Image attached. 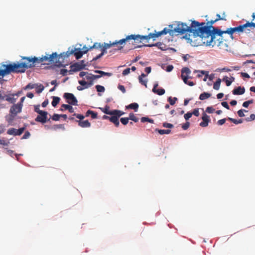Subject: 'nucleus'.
<instances>
[{"mask_svg": "<svg viewBox=\"0 0 255 255\" xmlns=\"http://www.w3.org/2000/svg\"><path fill=\"white\" fill-rule=\"evenodd\" d=\"M87 52V50H78L77 51H75V50H72L71 51H67L65 53V57H68L70 55L74 54L76 58L77 59H79L81 58L84 54H86Z\"/></svg>", "mask_w": 255, "mask_h": 255, "instance_id": "11", "label": "nucleus"}, {"mask_svg": "<svg viewBox=\"0 0 255 255\" xmlns=\"http://www.w3.org/2000/svg\"><path fill=\"white\" fill-rule=\"evenodd\" d=\"M102 110V112H121L120 110H114L112 111H110V107L106 105L105 108H104V110L102 109H101Z\"/></svg>", "mask_w": 255, "mask_h": 255, "instance_id": "38", "label": "nucleus"}, {"mask_svg": "<svg viewBox=\"0 0 255 255\" xmlns=\"http://www.w3.org/2000/svg\"><path fill=\"white\" fill-rule=\"evenodd\" d=\"M128 120L129 118H122L121 119V123L124 125H127L128 123Z\"/></svg>", "mask_w": 255, "mask_h": 255, "instance_id": "44", "label": "nucleus"}, {"mask_svg": "<svg viewBox=\"0 0 255 255\" xmlns=\"http://www.w3.org/2000/svg\"><path fill=\"white\" fill-rule=\"evenodd\" d=\"M190 77H184V76H182V80L183 81V82H184L185 84H187V83H188V79Z\"/></svg>", "mask_w": 255, "mask_h": 255, "instance_id": "61", "label": "nucleus"}, {"mask_svg": "<svg viewBox=\"0 0 255 255\" xmlns=\"http://www.w3.org/2000/svg\"><path fill=\"white\" fill-rule=\"evenodd\" d=\"M145 76H146V75H145V74H144V73H142V74H141V75L139 76V77H138V79H139V83H140L141 84H142V85H143L145 86V87H147V80H143V79H142V78H143V77H145Z\"/></svg>", "mask_w": 255, "mask_h": 255, "instance_id": "23", "label": "nucleus"}, {"mask_svg": "<svg viewBox=\"0 0 255 255\" xmlns=\"http://www.w3.org/2000/svg\"><path fill=\"white\" fill-rule=\"evenodd\" d=\"M96 89L98 92H104L105 90L104 87L101 85H96Z\"/></svg>", "mask_w": 255, "mask_h": 255, "instance_id": "36", "label": "nucleus"}, {"mask_svg": "<svg viewBox=\"0 0 255 255\" xmlns=\"http://www.w3.org/2000/svg\"><path fill=\"white\" fill-rule=\"evenodd\" d=\"M40 58H37L36 57H21V60L23 61L21 63H19L21 71L22 73H24L26 69L34 67L36 63H41L40 61Z\"/></svg>", "mask_w": 255, "mask_h": 255, "instance_id": "5", "label": "nucleus"}, {"mask_svg": "<svg viewBox=\"0 0 255 255\" xmlns=\"http://www.w3.org/2000/svg\"><path fill=\"white\" fill-rule=\"evenodd\" d=\"M223 81L225 82L227 86H230L232 83V81H231L228 79V77L227 76L224 77V78L223 79Z\"/></svg>", "mask_w": 255, "mask_h": 255, "instance_id": "40", "label": "nucleus"}, {"mask_svg": "<svg viewBox=\"0 0 255 255\" xmlns=\"http://www.w3.org/2000/svg\"><path fill=\"white\" fill-rule=\"evenodd\" d=\"M177 100V99L175 97L172 98L171 97H170L168 99V101L169 102L171 105H173L175 103Z\"/></svg>", "mask_w": 255, "mask_h": 255, "instance_id": "35", "label": "nucleus"}, {"mask_svg": "<svg viewBox=\"0 0 255 255\" xmlns=\"http://www.w3.org/2000/svg\"><path fill=\"white\" fill-rule=\"evenodd\" d=\"M255 115L254 114H252L250 116V118H248V119H246V121H251L255 120Z\"/></svg>", "mask_w": 255, "mask_h": 255, "instance_id": "59", "label": "nucleus"}, {"mask_svg": "<svg viewBox=\"0 0 255 255\" xmlns=\"http://www.w3.org/2000/svg\"><path fill=\"white\" fill-rule=\"evenodd\" d=\"M90 115H91V118L93 119H96L97 117V113H86L85 117H88Z\"/></svg>", "mask_w": 255, "mask_h": 255, "instance_id": "39", "label": "nucleus"}, {"mask_svg": "<svg viewBox=\"0 0 255 255\" xmlns=\"http://www.w3.org/2000/svg\"><path fill=\"white\" fill-rule=\"evenodd\" d=\"M226 121V119H223L220 120L217 122V124L218 125H220V126L223 125V124H224L225 123Z\"/></svg>", "mask_w": 255, "mask_h": 255, "instance_id": "55", "label": "nucleus"}, {"mask_svg": "<svg viewBox=\"0 0 255 255\" xmlns=\"http://www.w3.org/2000/svg\"><path fill=\"white\" fill-rule=\"evenodd\" d=\"M18 96V94L16 95H7L5 100L11 103H13L16 101V99L14 98V96Z\"/></svg>", "mask_w": 255, "mask_h": 255, "instance_id": "25", "label": "nucleus"}, {"mask_svg": "<svg viewBox=\"0 0 255 255\" xmlns=\"http://www.w3.org/2000/svg\"><path fill=\"white\" fill-rule=\"evenodd\" d=\"M251 22H250L248 21L245 24L243 25H240L239 26L235 27H231L228 28L226 30L222 31V37L221 38V40L223 41V34H228L230 35V37L233 39V34L235 32L241 33L245 32L247 33H248L250 31V28L252 27Z\"/></svg>", "mask_w": 255, "mask_h": 255, "instance_id": "4", "label": "nucleus"}, {"mask_svg": "<svg viewBox=\"0 0 255 255\" xmlns=\"http://www.w3.org/2000/svg\"><path fill=\"white\" fill-rule=\"evenodd\" d=\"M110 115V116L104 115L103 117L104 119H109L111 122L114 123L116 126L118 127L119 125V118L124 115L125 113H105Z\"/></svg>", "mask_w": 255, "mask_h": 255, "instance_id": "7", "label": "nucleus"}, {"mask_svg": "<svg viewBox=\"0 0 255 255\" xmlns=\"http://www.w3.org/2000/svg\"><path fill=\"white\" fill-rule=\"evenodd\" d=\"M130 69L129 68H128L125 69L123 71L122 74L124 76H126V75L130 73Z\"/></svg>", "mask_w": 255, "mask_h": 255, "instance_id": "51", "label": "nucleus"}, {"mask_svg": "<svg viewBox=\"0 0 255 255\" xmlns=\"http://www.w3.org/2000/svg\"><path fill=\"white\" fill-rule=\"evenodd\" d=\"M194 114L196 116L198 117L199 115V113H187L184 115V118L186 120H188L189 118L192 117V115Z\"/></svg>", "mask_w": 255, "mask_h": 255, "instance_id": "29", "label": "nucleus"}, {"mask_svg": "<svg viewBox=\"0 0 255 255\" xmlns=\"http://www.w3.org/2000/svg\"><path fill=\"white\" fill-rule=\"evenodd\" d=\"M39 115L35 119L36 122H40L41 123H45L47 120L49 119L48 118V113H38Z\"/></svg>", "mask_w": 255, "mask_h": 255, "instance_id": "13", "label": "nucleus"}, {"mask_svg": "<svg viewBox=\"0 0 255 255\" xmlns=\"http://www.w3.org/2000/svg\"><path fill=\"white\" fill-rule=\"evenodd\" d=\"M85 66L83 60H82L80 63H74L70 66L71 69L69 71V73L72 74L73 72L80 71L83 69Z\"/></svg>", "mask_w": 255, "mask_h": 255, "instance_id": "8", "label": "nucleus"}, {"mask_svg": "<svg viewBox=\"0 0 255 255\" xmlns=\"http://www.w3.org/2000/svg\"><path fill=\"white\" fill-rule=\"evenodd\" d=\"M228 119L235 124H241V123H243L242 119H239V120H236V119H234L233 118H229Z\"/></svg>", "mask_w": 255, "mask_h": 255, "instance_id": "37", "label": "nucleus"}, {"mask_svg": "<svg viewBox=\"0 0 255 255\" xmlns=\"http://www.w3.org/2000/svg\"><path fill=\"white\" fill-rule=\"evenodd\" d=\"M30 136V133L29 131H26L24 133V134L23 135V136L21 137L22 139H27Z\"/></svg>", "mask_w": 255, "mask_h": 255, "instance_id": "48", "label": "nucleus"}, {"mask_svg": "<svg viewBox=\"0 0 255 255\" xmlns=\"http://www.w3.org/2000/svg\"><path fill=\"white\" fill-rule=\"evenodd\" d=\"M79 83L81 85V86H88V82H86L84 80H80L79 81ZM84 88H86L85 87H84Z\"/></svg>", "mask_w": 255, "mask_h": 255, "instance_id": "50", "label": "nucleus"}, {"mask_svg": "<svg viewBox=\"0 0 255 255\" xmlns=\"http://www.w3.org/2000/svg\"><path fill=\"white\" fill-rule=\"evenodd\" d=\"M103 45L102 44H101L100 43H95L94 44V45L92 46H91L90 48H89V49H92L93 48H95V49H98V48H101V47L103 46Z\"/></svg>", "mask_w": 255, "mask_h": 255, "instance_id": "34", "label": "nucleus"}, {"mask_svg": "<svg viewBox=\"0 0 255 255\" xmlns=\"http://www.w3.org/2000/svg\"><path fill=\"white\" fill-rule=\"evenodd\" d=\"M158 83L154 84L153 89H152L153 92H154V93H156L160 96L163 95L165 93V90L162 88L156 89V88L158 87Z\"/></svg>", "mask_w": 255, "mask_h": 255, "instance_id": "17", "label": "nucleus"}, {"mask_svg": "<svg viewBox=\"0 0 255 255\" xmlns=\"http://www.w3.org/2000/svg\"><path fill=\"white\" fill-rule=\"evenodd\" d=\"M36 84H33L31 83H29L28 85H27L24 88V90H27L28 89H33L35 87Z\"/></svg>", "mask_w": 255, "mask_h": 255, "instance_id": "42", "label": "nucleus"}, {"mask_svg": "<svg viewBox=\"0 0 255 255\" xmlns=\"http://www.w3.org/2000/svg\"><path fill=\"white\" fill-rule=\"evenodd\" d=\"M11 73H22L19 63L9 64H0V79Z\"/></svg>", "mask_w": 255, "mask_h": 255, "instance_id": "3", "label": "nucleus"}, {"mask_svg": "<svg viewBox=\"0 0 255 255\" xmlns=\"http://www.w3.org/2000/svg\"><path fill=\"white\" fill-rule=\"evenodd\" d=\"M191 71L190 70L187 68V67H184L181 70V77L182 79V76L184 77H188V75L190 74Z\"/></svg>", "mask_w": 255, "mask_h": 255, "instance_id": "20", "label": "nucleus"}, {"mask_svg": "<svg viewBox=\"0 0 255 255\" xmlns=\"http://www.w3.org/2000/svg\"><path fill=\"white\" fill-rule=\"evenodd\" d=\"M87 74V72L82 71L80 73L79 76L83 78L84 76H86Z\"/></svg>", "mask_w": 255, "mask_h": 255, "instance_id": "64", "label": "nucleus"}, {"mask_svg": "<svg viewBox=\"0 0 255 255\" xmlns=\"http://www.w3.org/2000/svg\"><path fill=\"white\" fill-rule=\"evenodd\" d=\"M129 119L135 122H137L138 121V119L136 118L133 114H130L129 115Z\"/></svg>", "mask_w": 255, "mask_h": 255, "instance_id": "45", "label": "nucleus"}, {"mask_svg": "<svg viewBox=\"0 0 255 255\" xmlns=\"http://www.w3.org/2000/svg\"><path fill=\"white\" fill-rule=\"evenodd\" d=\"M93 74H87L86 76V79L89 81L88 82V86H86L85 88H88L93 85V78L92 77Z\"/></svg>", "mask_w": 255, "mask_h": 255, "instance_id": "19", "label": "nucleus"}, {"mask_svg": "<svg viewBox=\"0 0 255 255\" xmlns=\"http://www.w3.org/2000/svg\"><path fill=\"white\" fill-rule=\"evenodd\" d=\"M112 44L110 43H105L104 45L101 47L100 50L101 51V55L103 56L105 54L107 53V50L112 47Z\"/></svg>", "mask_w": 255, "mask_h": 255, "instance_id": "18", "label": "nucleus"}, {"mask_svg": "<svg viewBox=\"0 0 255 255\" xmlns=\"http://www.w3.org/2000/svg\"><path fill=\"white\" fill-rule=\"evenodd\" d=\"M163 127L166 128H172L174 127L173 125L168 123H163Z\"/></svg>", "mask_w": 255, "mask_h": 255, "instance_id": "41", "label": "nucleus"}, {"mask_svg": "<svg viewBox=\"0 0 255 255\" xmlns=\"http://www.w3.org/2000/svg\"><path fill=\"white\" fill-rule=\"evenodd\" d=\"M173 69V66L172 65H168L166 66L165 70L167 72H171Z\"/></svg>", "mask_w": 255, "mask_h": 255, "instance_id": "53", "label": "nucleus"}, {"mask_svg": "<svg viewBox=\"0 0 255 255\" xmlns=\"http://www.w3.org/2000/svg\"><path fill=\"white\" fill-rule=\"evenodd\" d=\"M221 82V80L220 78L217 79V80L216 81V82L214 84L213 88L216 90H219L220 88Z\"/></svg>", "mask_w": 255, "mask_h": 255, "instance_id": "30", "label": "nucleus"}, {"mask_svg": "<svg viewBox=\"0 0 255 255\" xmlns=\"http://www.w3.org/2000/svg\"><path fill=\"white\" fill-rule=\"evenodd\" d=\"M36 91L37 93H40L44 90V86L42 84H40L39 85H36L35 87Z\"/></svg>", "mask_w": 255, "mask_h": 255, "instance_id": "32", "label": "nucleus"}, {"mask_svg": "<svg viewBox=\"0 0 255 255\" xmlns=\"http://www.w3.org/2000/svg\"><path fill=\"white\" fill-rule=\"evenodd\" d=\"M241 75L243 77L247 78H250V75L248 73H246L242 72Z\"/></svg>", "mask_w": 255, "mask_h": 255, "instance_id": "62", "label": "nucleus"}, {"mask_svg": "<svg viewBox=\"0 0 255 255\" xmlns=\"http://www.w3.org/2000/svg\"><path fill=\"white\" fill-rule=\"evenodd\" d=\"M221 104L224 107L226 108L228 110H229V106L227 102H222Z\"/></svg>", "mask_w": 255, "mask_h": 255, "instance_id": "57", "label": "nucleus"}, {"mask_svg": "<svg viewBox=\"0 0 255 255\" xmlns=\"http://www.w3.org/2000/svg\"><path fill=\"white\" fill-rule=\"evenodd\" d=\"M144 46H147V47H153V46H156L159 49H160L162 50H165L166 49V45L164 44H163L162 43L160 42H157L155 44H152L144 45Z\"/></svg>", "mask_w": 255, "mask_h": 255, "instance_id": "15", "label": "nucleus"}, {"mask_svg": "<svg viewBox=\"0 0 255 255\" xmlns=\"http://www.w3.org/2000/svg\"><path fill=\"white\" fill-rule=\"evenodd\" d=\"M202 122L200 123V126L202 127H206L208 125L209 122L210 121V117L207 116L205 113L202 117Z\"/></svg>", "mask_w": 255, "mask_h": 255, "instance_id": "14", "label": "nucleus"}, {"mask_svg": "<svg viewBox=\"0 0 255 255\" xmlns=\"http://www.w3.org/2000/svg\"><path fill=\"white\" fill-rule=\"evenodd\" d=\"M101 75L102 76H108L109 77L111 76L112 75V73H108V72H105L103 71L101 72Z\"/></svg>", "mask_w": 255, "mask_h": 255, "instance_id": "56", "label": "nucleus"}, {"mask_svg": "<svg viewBox=\"0 0 255 255\" xmlns=\"http://www.w3.org/2000/svg\"><path fill=\"white\" fill-rule=\"evenodd\" d=\"M211 95L209 93L204 92L202 93L199 97V99L201 100H204L210 97Z\"/></svg>", "mask_w": 255, "mask_h": 255, "instance_id": "28", "label": "nucleus"}, {"mask_svg": "<svg viewBox=\"0 0 255 255\" xmlns=\"http://www.w3.org/2000/svg\"><path fill=\"white\" fill-rule=\"evenodd\" d=\"M138 108V104L136 103H133L130 104H129L128 106H126V110H129V109H132L134 110L135 112H136Z\"/></svg>", "mask_w": 255, "mask_h": 255, "instance_id": "21", "label": "nucleus"}, {"mask_svg": "<svg viewBox=\"0 0 255 255\" xmlns=\"http://www.w3.org/2000/svg\"><path fill=\"white\" fill-rule=\"evenodd\" d=\"M140 121L142 123H145L146 122H149L151 124H153L154 123V121L152 119H149L148 117H142L141 118Z\"/></svg>", "mask_w": 255, "mask_h": 255, "instance_id": "33", "label": "nucleus"}, {"mask_svg": "<svg viewBox=\"0 0 255 255\" xmlns=\"http://www.w3.org/2000/svg\"><path fill=\"white\" fill-rule=\"evenodd\" d=\"M68 72V71L67 69H62L60 70V74L62 75L63 76H65L67 75Z\"/></svg>", "mask_w": 255, "mask_h": 255, "instance_id": "54", "label": "nucleus"}, {"mask_svg": "<svg viewBox=\"0 0 255 255\" xmlns=\"http://www.w3.org/2000/svg\"><path fill=\"white\" fill-rule=\"evenodd\" d=\"M7 95L3 91H0V100H4L6 99Z\"/></svg>", "mask_w": 255, "mask_h": 255, "instance_id": "46", "label": "nucleus"}, {"mask_svg": "<svg viewBox=\"0 0 255 255\" xmlns=\"http://www.w3.org/2000/svg\"><path fill=\"white\" fill-rule=\"evenodd\" d=\"M17 129L14 128H9L7 131V133L9 135H18L17 133H18Z\"/></svg>", "mask_w": 255, "mask_h": 255, "instance_id": "27", "label": "nucleus"}, {"mask_svg": "<svg viewBox=\"0 0 255 255\" xmlns=\"http://www.w3.org/2000/svg\"><path fill=\"white\" fill-rule=\"evenodd\" d=\"M199 72H200L203 75H205V77L203 79V80L204 81H206L207 80V79L208 78L209 72L208 71H199Z\"/></svg>", "mask_w": 255, "mask_h": 255, "instance_id": "43", "label": "nucleus"}, {"mask_svg": "<svg viewBox=\"0 0 255 255\" xmlns=\"http://www.w3.org/2000/svg\"><path fill=\"white\" fill-rule=\"evenodd\" d=\"M167 34V31L165 29L161 30V31L157 32L154 33H150L148 35L141 36L140 35H133L131 34L127 36L125 38H123L119 41H116L113 42H110L112 46H115L116 48L114 49L115 51H119L122 50L124 45L128 42H129L131 40H133L134 42H132V45H135L134 43H139L142 42L144 40H148L150 38H154L158 37L162 35Z\"/></svg>", "mask_w": 255, "mask_h": 255, "instance_id": "2", "label": "nucleus"}, {"mask_svg": "<svg viewBox=\"0 0 255 255\" xmlns=\"http://www.w3.org/2000/svg\"><path fill=\"white\" fill-rule=\"evenodd\" d=\"M216 22V19L211 20L207 21L206 24L205 22L193 20L190 26L186 23L178 22L176 26L174 24H170L164 29L167 31V34L172 36L176 33L180 34L186 32L193 33V37L189 40L193 46H220L224 42L221 40L222 31L213 26Z\"/></svg>", "mask_w": 255, "mask_h": 255, "instance_id": "1", "label": "nucleus"}, {"mask_svg": "<svg viewBox=\"0 0 255 255\" xmlns=\"http://www.w3.org/2000/svg\"><path fill=\"white\" fill-rule=\"evenodd\" d=\"M60 118H63L64 120H65L67 118V115L63 114V115H58V114H54L52 116V120L54 121H59Z\"/></svg>", "mask_w": 255, "mask_h": 255, "instance_id": "22", "label": "nucleus"}, {"mask_svg": "<svg viewBox=\"0 0 255 255\" xmlns=\"http://www.w3.org/2000/svg\"><path fill=\"white\" fill-rule=\"evenodd\" d=\"M245 92V89L244 87H238L237 88L234 89L232 93L235 95H240L244 94Z\"/></svg>", "mask_w": 255, "mask_h": 255, "instance_id": "16", "label": "nucleus"}, {"mask_svg": "<svg viewBox=\"0 0 255 255\" xmlns=\"http://www.w3.org/2000/svg\"><path fill=\"white\" fill-rule=\"evenodd\" d=\"M253 103V100H249V101L245 102L243 103V106L244 107L247 108L249 106V105L250 104H252Z\"/></svg>", "mask_w": 255, "mask_h": 255, "instance_id": "47", "label": "nucleus"}, {"mask_svg": "<svg viewBox=\"0 0 255 255\" xmlns=\"http://www.w3.org/2000/svg\"><path fill=\"white\" fill-rule=\"evenodd\" d=\"M60 101V98L58 97H53V100L52 101L51 104L53 107H56V105L59 103Z\"/></svg>", "mask_w": 255, "mask_h": 255, "instance_id": "31", "label": "nucleus"}, {"mask_svg": "<svg viewBox=\"0 0 255 255\" xmlns=\"http://www.w3.org/2000/svg\"><path fill=\"white\" fill-rule=\"evenodd\" d=\"M65 57V52L58 54L56 52L52 53L51 54L42 56L40 57V61L42 62L48 61L49 63H55L56 65L58 67L65 66L59 61L60 58Z\"/></svg>", "mask_w": 255, "mask_h": 255, "instance_id": "6", "label": "nucleus"}, {"mask_svg": "<svg viewBox=\"0 0 255 255\" xmlns=\"http://www.w3.org/2000/svg\"><path fill=\"white\" fill-rule=\"evenodd\" d=\"M25 97H23L20 99V101L19 103L17 104L14 105L10 109L9 112H21L22 107V103L25 100Z\"/></svg>", "mask_w": 255, "mask_h": 255, "instance_id": "12", "label": "nucleus"}, {"mask_svg": "<svg viewBox=\"0 0 255 255\" xmlns=\"http://www.w3.org/2000/svg\"><path fill=\"white\" fill-rule=\"evenodd\" d=\"M54 129H56L57 128H63L64 129V126L63 125H55L53 127Z\"/></svg>", "mask_w": 255, "mask_h": 255, "instance_id": "60", "label": "nucleus"}, {"mask_svg": "<svg viewBox=\"0 0 255 255\" xmlns=\"http://www.w3.org/2000/svg\"><path fill=\"white\" fill-rule=\"evenodd\" d=\"M61 110H68L69 112H73V108L69 105L63 104L61 106Z\"/></svg>", "mask_w": 255, "mask_h": 255, "instance_id": "24", "label": "nucleus"}, {"mask_svg": "<svg viewBox=\"0 0 255 255\" xmlns=\"http://www.w3.org/2000/svg\"><path fill=\"white\" fill-rule=\"evenodd\" d=\"M118 88L119 89V90H120L123 93H125L126 92V89L125 88V87L123 86V85H119L118 86Z\"/></svg>", "mask_w": 255, "mask_h": 255, "instance_id": "58", "label": "nucleus"}, {"mask_svg": "<svg viewBox=\"0 0 255 255\" xmlns=\"http://www.w3.org/2000/svg\"><path fill=\"white\" fill-rule=\"evenodd\" d=\"M151 68L150 67H147L145 68V72L147 74H149L151 72Z\"/></svg>", "mask_w": 255, "mask_h": 255, "instance_id": "63", "label": "nucleus"}, {"mask_svg": "<svg viewBox=\"0 0 255 255\" xmlns=\"http://www.w3.org/2000/svg\"><path fill=\"white\" fill-rule=\"evenodd\" d=\"M190 126V123L188 122H186L182 126V128L184 130L187 129Z\"/></svg>", "mask_w": 255, "mask_h": 255, "instance_id": "49", "label": "nucleus"}, {"mask_svg": "<svg viewBox=\"0 0 255 255\" xmlns=\"http://www.w3.org/2000/svg\"><path fill=\"white\" fill-rule=\"evenodd\" d=\"M155 131L158 132L161 135L164 134H169L171 131L170 129H159L158 128H156Z\"/></svg>", "mask_w": 255, "mask_h": 255, "instance_id": "26", "label": "nucleus"}, {"mask_svg": "<svg viewBox=\"0 0 255 255\" xmlns=\"http://www.w3.org/2000/svg\"><path fill=\"white\" fill-rule=\"evenodd\" d=\"M64 98L66 99L67 103L69 105H77L78 101L73 94L65 93L64 94Z\"/></svg>", "mask_w": 255, "mask_h": 255, "instance_id": "10", "label": "nucleus"}, {"mask_svg": "<svg viewBox=\"0 0 255 255\" xmlns=\"http://www.w3.org/2000/svg\"><path fill=\"white\" fill-rule=\"evenodd\" d=\"M24 130H25V128H24V127L19 128V129H17V130L16 131H17L18 133H17V134L18 135H21L23 132Z\"/></svg>", "mask_w": 255, "mask_h": 255, "instance_id": "52", "label": "nucleus"}, {"mask_svg": "<svg viewBox=\"0 0 255 255\" xmlns=\"http://www.w3.org/2000/svg\"><path fill=\"white\" fill-rule=\"evenodd\" d=\"M74 116H76V117L79 119L78 122V125L82 128H88L91 126V124L89 123L88 120H83L85 117V116H83L81 114H74Z\"/></svg>", "mask_w": 255, "mask_h": 255, "instance_id": "9", "label": "nucleus"}]
</instances>
